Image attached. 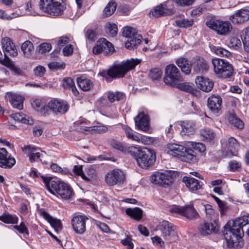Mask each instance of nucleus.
I'll use <instances>...</instances> for the list:
<instances>
[{"label":"nucleus","mask_w":249,"mask_h":249,"mask_svg":"<svg viewBox=\"0 0 249 249\" xmlns=\"http://www.w3.org/2000/svg\"><path fill=\"white\" fill-rule=\"evenodd\" d=\"M71 41V38L68 36H62L58 38L57 45L59 47H63Z\"/></svg>","instance_id":"nucleus-55"},{"label":"nucleus","mask_w":249,"mask_h":249,"mask_svg":"<svg viewBox=\"0 0 249 249\" xmlns=\"http://www.w3.org/2000/svg\"><path fill=\"white\" fill-rule=\"evenodd\" d=\"M125 212L127 215L137 220H140L142 217V211L138 207L134 209L127 208Z\"/></svg>","instance_id":"nucleus-37"},{"label":"nucleus","mask_w":249,"mask_h":249,"mask_svg":"<svg viewBox=\"0 0 249 249\" xmlns=\"http://www.w3.org/2000/svg\"><path fill=\"white\" fill-rule=\"evenodd\" d=\"M229 46L234 49L237 50L241 47L242 42L238 37L232 36L230 39Z\"/></svg>","instance_id":"nucleus-45"},{"label":"nucleus","mask_w":249,"mask_h":249,"mask_svg":"<svg viewBox=\"0 0 249 249\" xmlns=\"http://www.w3.org/2000/svg\"><path fill=\"white\" fill-rule=\"evenodd\" d=\"M188 61L184 58H180L176 60V63L180 69L186 66Z\"/></svg>","instance_id":"nucleus-63"},{"label":"nucleus","mask_w":249,"mask_h":249,"mask_svg":"<svg viewBox=\"0 0 249 249\" xmlns=\"http://www.w3.org/2000/svg\"><path fill=\"white\" fill-rule=\"evenodd\" d=\"M182 181L185 183L186 187L192 191H197L201 188L199 181L195 178L184 177Z\"/></svg>","instance_id":"nucleus-28"},{"label":"nucleus","mask_w":249,"mask_h":249,"mask_svg":"<svg viewBox=\"0 0 249 249\" xmlns=\"http://www.w3.org/2000/svg\"><path fill=\"white\" fill-rule=\"evenodd\" d=\"M160 230L161 236L168 242H172L178 238L176 227L168 221L164 220L160 223Z\"/></svg>","instance_id":"nucleus-10"},{"label":"nucleus","mask_w":249,"mask_h":249,"mask_svg":"<svg viewBox=\"0 0 249 249\" xmlns=\"http://www.w3.org/2000/svg\"><path fill=\"white\" fill-rule=\"evenodd\" d=\"M150 180L152 183L166 187L173 181V178L169 173L155 172L151 176Z\"/></svg>","instance_id":"nucleus-12"},{"label":"nucleus","mask_w":249,"mask_h":249,"mask_svg":"<svg viewBox=\"0 0 249 249\" xmlns=\"http://www.w3.org/2000/svg\"><path fill=\"white\" fill-rule=\"evenodd\" d=\"M15 163V159L11 157L5 148H0V167L4 168H11Z\"/></svg>","instance_id":"nucleus-19"},{"label":"nucleus","mask_w":249,"mask_h":249,"mask_svg":"<svg viewBox=\"0 0 249 249\" xmlns=\"http://www.w3.org/2000/svg\"><path fill=\"white\" fill-rule=\"evenodd\" d=\"M217 224L215 221L213 222H204L201 225L198 229L200 233L204 236L215 232L217 231Z\"/></svg>","instance_id":"nucleus-23"},{"label":"nucleus","mask_w":249,"mask_h":249,"mask_svg":"<svg viewBox=\"0 0 249 249\" xmlns=\"http://www.w3.org/2000/svg\"><path fill=\"white\" fill-rule=\"evenodd\" d=\"M21 49L24 55L27 57H31L34 52L33 44L30 41H26L22 43Z\"/></svg>","instance_id":"nucleus-33"},{"label":"nucleus","mask_w":249,"mask_h":249,"mask_svg":"<svg viewBox=\"0 0 249 249\" xmlns=\"http://www.w3.org/2000/svg\"><path fill=\"white\" fill-rule=\"evenodd\" d=\"M52 49L51 44L48 43H43L38 46V53L41 54L50 52Z\"/></svg>","instance_id":"nucleus-49"},{"label":"nucleus","mask_w":249,"mask_h":249,"mask_svg":"<svg viewBox=\"0 0 249 249\" xmlns=\"http://www.w3.org/2000/svg\"><path fill=\"white\" fill-rule=\"evenodd\" d=\"M49 68L51 70L62 69L65 68L64 64H60L57 62H52L48 64Z\"/></svg>","instance_id":"nucleus-53"},{"label":"nucleus","mask_w":249,"mask_h":249,"mask_svg":"<svg viewBox=\"0 0 249 249\" xmlns=\"http://www.w3.org/2000/svg\"><path fill=\"white\" fill-rule=\"evenodd\" d=\"M163 81L166 85L172 87L182 81L180 72L175 65L170 64L165 67Z\"/></svg>","instance_id":"nucleus-8"},{"label":"nucleus","mask_w":249,"mask_h":249,"mask_svg":"<svg viewBox=\"0 0 249 249\" xmlns=\"http://www.w3.org/2000/svg\"><path fill=\"white\" fill-rule=\"evenodd\" d=\"M222 102V99L219 95H212L208 98L207 106L213 114L218 115L221 109Z\"/></svg>","instance_id":"nucleus-18"},{"label":"nucleus","mask_w":249,"mask_h":249,"mask_svg":"<svg viewBox=\"0 0 249 249\" xmlns=\"http://www.w3.org/2000/svg\"><path fill=\"white\" fill-rule=\"evenodd\" d=\"M39 148L35 146L27 145L22 148V150L28 155L30 153H33Z\"/></svg>","instance_id":"nucleus-57"},{"label":"nucleus","mask_w":249,"mask_h":249,"mask_svg":"<svg viewBox=\"0 0 249 249\" xmlns=\"http://www.w3.org/2000/svg\"><path fill=\"white\" fill-rule=\"evenodd\" d=\"M194 61L193 70L196 73H203L207 71L209 66L205 59L200 56H196Z\"/></svg>","instance_id":"nucleus-22"},{"label":"nucleus","mask_w":249,"mask_h":249,"mask_svg":"<svg viewBox=\"0 0 249 249\" xmlns=\"http://www.w3.org/2000/svg\"><path fill=\"white\" fill-rule=\"evenodd\" d=\"M135 31L131 27H125L122 32L123 36L129 38L135 36Z\"/></svg>","instance_id":"nucleus-50"},{"label":"nucleus","mask_w":249,"mask_h":249,"mask_svg":"<svg viewBox=\"0 0 249 249\" xmlns=\"http://www.w3.org/2000/svg\"><path fill=\"white\" fill-rule=\"evenodd\" d=\"M41 178L47 189L52 194L55 195L56 192L63 199L65 200L70 199L74 195V192L69 184L44 176H41Z\"/></svg>","instance_id":"nucleus-2"},{"label":"nucleus","mask_w":249,"mask_h":249,"mask_svg":"<svg viewBox=\"0 0 249 249\" xmlns=\"http://www.w3.org/2000/svg\"><path fill=\"white\" fill-rule=\"evenodd\" d=\"M121 242L123 245L127 246L128 249H132L133 248V244L128 236L125 239L122 240Z\"/></svg>","instance_id":"nucleus-61"},{"label":"nucleus","mask_w":249,"mask_h":249,"mask_svg":"<svg viewBox=\"0 0 249 249\" xmlns=\"http://www.w3.org/2000/svg\"><path fill=\"white\" fill-rule=\"evenodd\" d=\"M229 166L230 169L231 171L234 172L236 171L238 168L241 167V164L240 162L233 160H231L229 163Z\"/></svg>","instance_id":"nucleus-56"},{"label":"nucleus","mask_w":249,"mask_h":249,"mask_svg":"<svg viewBox=\"0 0 249 249\" xmlns=\"http://www.w3.org/2000/svg\"><path fill=\"white\" fill-rule=\"evenodd\" d=\"M76 80L79 88L84 91L89 90L93 88V83L89 79L82 76L77 77Z\"/></svg>","instance_id":"nucleus-30"},{"label":"nucleus","mask_w":249,"mask_h":249,"mask_svg":"<svg viewBox=\"0 0 249 249\" xmlns=\"http://www.w3.org/2000/svg\"><path fill=\"white\" fill-rule=\"evenodd\" d=\"M200 135L204 141H210L214 139L215 134L209 128H204L200 130Z\"/></svg>","instance_id":"nucleus-36"},{"label":"nucleus","mask_w":249,"mask_h":249,"mask_svg":"<svg viewBox=\"0 0 249 249\" xmlns=\"http://www.w3.org/2000/svg\"><path fill=\"white\" fill-rule=\"evenodd\" d=\"M195 82L197 87L206 92L211 91L213 87V81L207 77L197 76Z\"/></svg>","instance_id":"nucleus-21"},{"label":"nucleus","mask_w":249,"mask_h":249,"mask_svg":"<svg viewBox=\"0 0 249 249\" xmlns=\"http://www.w3.org/2000/svg\"><path fill=\"white\" fill-rule=\"evenodd\" d=\"M229 19L233 24H243L249 20V10L242 8L237 10L230 17Z\"/></svg>","instance_id":"nucleus-16"},{"label":"nucleus","mask_w":249,"mask_h":249,"mask_svg":"<svg viewBox=\"0 0 249 249\" xmlns=\"http://www.w3.org/2000/svg\"><path fill=\"white\" fill-rule=\"evenodd\" d=\"M107 99L110 103H113L115 101H119L123 100L125 97V94L120 91H108L107 92Z\"/></svg>","instance_id":"nucleus-35"},{"label":"nucleus","mask_w":249,"mask_h":249,"mask_svg":"<svg viewBox=\"0 0 249 249\" xmlns=\"http://www.w3.org/2000/svg\"><path fill=\"white\" fill-rule=\"evenodd\" d=\"M206 24L209 28L220 35H227L232 29V26L229 21L212 19L207 21Z\"/></svg>","instance_id":"nucleus-11"},{"label":"nucleus","mask_w":249,"mask_h":249,"mask_svg":"<svg viewBox=\"0 0 249 249\" xmlns=\"http://www.w3.org/2000/svg\"><path fill=\"white\" fill-rule=\"evenodd\" d=\"M0 220L7 224H16L18 218L16 215L4 214L0 216Z\"/></svg>","instance_id":"nucleus-42"},{"label":"nucleus","mask_w":249,"mask_h":249,"mask_svg":"<svg viewBox=\"0 0 249 249\" xmlns=\"http://www.w3.org/2000/svg\"><path fill=\"white\" fill-rule=\"evenodd\" d=\"M104 46L102 45L101 38L97 41L96 44L92 48V52L95 54H98L101 53H103V47Z\"/></svg>","instance_id":"nucleus-52"},{"label":"nucleus","mask_w":249,"mask_h":249,"mask_svg":"<svg viewBox=\"0 0 249 249\" xmlns=\"http://www.w3.org/2000/svg\"><path fill=\"white\" fill-rule=\"evenodd\" d=\"M14 13L11 15H9L5 13V11L1 9H0V18L2 19L10 20L13 18L15 17Z\"/></svg>","instance_id":"nucleus-59"},{"label":"nucleus","mask_w":249,"mask_h":249,"mask_svg":"<svg viewBox=\"0 0 249 249\" xmlns=\"http://www.w3.org/2000/svg\"><path fill=\"white\" fill-rule=\"evenodd\" d=\"M41 214L49 222L57 232H58L62 230V226L60 220L53 217L44 211L41 212Z\"/></svg>","instance_id":"nucleus-26"},{"label":"nucleus","mask_w":249,"mask_h":249,"mask_svg":"<svg viewBox=\"0 0 249 249\" xmlns=\"http://www.w3.org/2000/svg\"><path fill=\"white\" fill-rule=\"evenodd\" d=\"M66 0H40L39 8L51 16L63 14L66 9Z\"/></svg>","instance_id":"nucleus-5"},{"label":"nucleus","mask_w":249,"mask_h":249,"mask_svg":"<svg viewBox=\"0 0 249 249\" xmlns=\"http://www.w3.org/2000/svg\"><path fill=\"white\" fill-rule=\"evenodd\" d=\"M149 117L143 112H140L134 118L135 125L137 129L146 132L149 129Z\"/></svg>","instance_id":"nucleus-17"},{"label":"nucleus","mask_w":249,"mask_h":249,"mask_svg":"<svg viewBox=\"0 0 249 249\" xmlns=\"http://www.w3.org/2000/svg\"><path fill=\"white\" fill-rule=\"evenodd\" d=\"M46 71L45 68L42 66H38L34 69V72L36 76L42 77Z\"/></svg>","instance_id":"nucleus-54"},{"label":"nucleus","mask_w":249,"mask_h":249,"mask_svg":"<svg viewBox=\"0 0 249 249\" xmlns=\"http://www.w3.org/2000/svg\"><path fill=\"white\" fill-rule=\"evenodd\" d=\"M243 44L245 50L249 52V27L247 28L243 33Z\"/></svg>","instance_id":"nucleus-46"},{"label":"nucleus","mask_w":249,"mask_h":249,"mask_svg":"<svg viewBox=\"0 0 249 249\" xmlns=\"http://www.w3.org/2000/svg\"><path fill=\"white\" fill-rule=\"evenodd\" d=\"M130 152L131 156L136 160L138 166L142 168L150 167L156 161V153L153 150L134 146L131 148Z\"/></svg>","instance_id":"nucleus-3"},{"label":"nucleus","mask_w":249,"mask_h":249,"mask_svg":"<svg viewBox=\"0 0 249 249\" xmlns=\"http://www.w3.org/2000/svg\"><path fill=\"white\" fill-rule=\"evenodd\" d=\"M167 148L168 153L182 161L194 163L196 161L195 151L192 149L187 148L181 145L176 143L168 144Z\"/></svg>","instance_id":"nucleus-4"},{"label":"nucleus","mask_w":249,"mask_h":249,"mask_svg":"<svg viewBox=\"0 0 249 249\" xmlns=\"http://www.w3.org/2000/svg\"><path fill=\"white\" fill-rule=\"evenodd\" d=\"M95 36V34L93 30L88 29L86 33V37L91 41H93L94 40V38Z\"/></svg>","instance_id":"nucleus-62"},{"label":"nucleus","mask_w":249,"mask_h":249,"mask_svg":"<svg viewBox=\"0 0 249 249\" xmlns=\"http://www.w3.org/2000/svg\"><path fill=\"white\" fill-rule=\"evenodd\" d=\"M102 45L103 47V53L105 55H107L112 53L114 51V48L112 43L109 42L105 38H101Z\"/></svg>","instance_id":"nucleus-39"},{"label":"nucleus","mask_w":249,"mask_h":249,"mask_svg":"<svg viewBox=\"0 0 249 249\" xmlns=\"http://www.w3.org/2000/svg\"><path fill=\"white\" fill-rule=\"evenodd\" d=\"M89 219L86 215H77L73 217L71 223L73 230L78 234H83L86 230V224Z\"/></svg>","instance_id":"nucleus-14"},{"label":"nucleus","mask_w":249,"mask_h":249,"mask_svg":"<svg viewBox=\"0 0 249 249\" xmlns=\"http://www.w3.org/2000/svg\"><path fill=\"white\" fill-rule=\"evenodd\" d=\"M110 144L113 148L121 151L123 153L125 154H129L130 155L131 148L134 147V146L127 147L124 144L115 140H111L110 142Z\"/></svg>","instance_id":"nucleus-29"},{"label":"nucleus","mask_w":249,"mask_h":249,"mask_svg":"<svg viewBox=\"0 0 249 249\" xmlns=\"http://www.w3.org/2000/svg\"><path fill=\"white\" fill-rule=\"evenodd\" d=\"M14 228L21 233L28 234V229L23 222H21L19 226H15Z\"/></svg>","instance_id":"nucleus-58"},{"label":"nucleus","mask_w":249,"mask_h":249,"mask_svg":"<svg viewBox=\"0 0 249 249\" xmlns=\"http://www.w3.org/2000/svg\"><path fill=\"white\" fill-rule=\"evenodd\" d=\"M212 50L219 56L229 57L231 55V52L222 47L213 46Z\"/></svg>","instance_id":"nucleus-44"},{"label":"nucleus","mask_w":249,"mask_h":249,"mask_svg":"<svg viewBox=\"0 0 249 249\" xmlns=\"http://www.w3.org/2000/svg\"><path fill=\"white\" fill-rule=\"evenodd\" d=\"M47 107L55 114H63L69 108V106L66 102L57 99L50 101Z\"/></svg>","instance_id":"nucleus-15"},{"label":"nucleus","mask_w":249,"mask_h":249,"mask_svg":"<svg viewBox=\"0 0 249 249\" xmlns=\"http://www.w3.org/2000/svg\"><path fill=\"white\" fill-rule=\"evenodd\" d=\"M138 59H133L123 61L121 64L113 66L107 71V74L111 78L123 77L129 71L134 69L137 65L141 62Z\"/></svg>","instance_id":"nucleus-6"},{"label":"nucleus","mask_w":249,"mask_h":249,"mask_svg":"<svg viewBox=\"0 0 249 249\" xmlns=\"http://www.w3.org/2000/svg\"><path fill=\"white\" fill-rule=\"evenodd\" d=\"M177 25L181 28H188L192 26L194 23L192 19H182L176 21Z\"/></svg>","instance_id":"nucleus-47"},{"label":"nucleus","mask_w":249,"mask_h":249,"mask_svg":"<svg viewBox=\"0 0 249 249\" xmlns=\"http://www.w3.org/2000/svg\"><path fill=\"white\" fill-rule=\"evenodd\" d=\"M142 38V36L140 35L131 37L129 38V40H128V42L125 43V47L127 48H130V47L137 46L140 44Z\"/></svg>","instance_id":"nucleus-41"},{"label":"nucleus","mask_w":249,"mask_h":249,"mask_svg":"<svg viewBox=\"0 0 249 249\" xmlns=\"http://www.w3.org/2000/svg\"><path fill=\"white\" fill-rule=\"evenodd\" d=\"M214 72L223 78H230L232 75L233 69L231 64L226 60L220 58L212 60Z\"/></svg>","instance_id":"nucleus-7"},{"label":"nucleus","mask_w":249,"mask_h":249,"mask_svg":"<svg viewBox=\"0 0 249 249\" xmlns=\"http://www.w3.org/2000/svg\"><path fill=\"white\" fill-rule=\"evenodd\" d=\"M173 87H176L182 91L190 92L193 94L196 92L194 85L190 83H179V82L177 83L176 85L174 86Z\"/></svg>","instance_id":"nucleus-31"},{"label":"nucleus","mask_w":249,"mask_h":249,"mask_svg":"<svg viewBox=\"0 0 249 249\" xmlns=\"http://www.w3.org/2000/svg\"><path fill=\"white\" fill-rule=\"evenodd\" d=\"M1 44L5 59L8 58V55L15 56L18 54L17 50L10 38L5 37L3 38Z\"/></svg>","instance_id":"nucleus-20"},{"label":"nucleus","mask_w":249,"mask_h":249,"mask_svg":"<svg viewBox=\"0 0 249 249\" xmlns=\"http://www.w3.org/2000/svg\"><path fill=\"white\" fill-rule=\"evenodd\" d=\"M125 175L119 169H114L108 172L105 175V181L109 186H120L124 182Z\"/></svg>","instance_id":"nucleus-9"},{"label":"nucleus","mask_w":249,"mask_h":249,"mask_svg":"<svg viewBox=\"0 0 249 249\" xmlns=\"http://www.w3.org/2000/svg\"><path fill=\"white\" fill-rule=\"evenodd\" d=\"M249 223V214L238 217L225 226L224 238L228 248L238 249L244 245L243 227Z\"/></svg>","instance_id":"nucleus-1"},{"label":"nucleus","mask_w":249,"mask_h":249,"mask_svg":"<svg viewBox=\"0 0 249 249\" xmlns=\"http://www.w3.org/2000/svg\"><path fill=\"white\" fill-rule=\"evenodd\" d=\"M170 211L185 216L190 219L196 218L198 215L192 205H186L183 207L174 206L170 209Z\"/></svg>","instance_id":"nucleus-13"},{"label":"nucleus","mask_w":249,"mask_h":249,"mask_svg":"<svg viewBox=\"0 0 249 249\" xmlns=\"http://www.w3.org/2000/svg\"><path fill=\"white\" fill-rule=\"evenodd\" d=\"M117 4L115 2L110 1L106 6L104 10L105 16L107 17L110 16L116 10Z\"/></svg>","instance_id":"nucleus-43"},{"label":"nucleus","mask_w":249,"mask_h":249,"mask_svg":"<svg viewBox=\"0 0 249 249\" xmlns=\"http://www.w3.org/2000/svg\"><path fill=\"white\" fill-rule=\"evenodd\" d=\"M162 71L158 68H155L150 71L149 77L152 80H158L161 77Z\"/></svg>","instance_id":"nucleus-48"},{"label":"nucleus","mask_w":249,"mask_h":249,"mask_svg":"<svg viewBox=\"0 0 249 249\" xmlns=\"http://www.w3.org/2000/svg\"><path fill=\"white\" fill-rule=\"evenodd\" d=\"M227 146L228 151L226 155V157L230 158L236 155L239 145L235 139L233 137L230 138L228 140Z\"/></svg>","instance_id":"nucleus-27"},{"label":"nucleus","mask_w":249,"mask_h":249,"mask_svg":"<svg viewBox=\"0 0 249 249\" xmlns=\"http://www.w3.org/2000/svg\"><path fill=\"white\" fill-rule=\"evenodd\" d=\"M167 5L165 4L157 6L150 12V15L155 18H158L167 13Z\"/></svg>","instance_id":"nucleus-34"},{"label":"nucleus","mask_w":249,"mask_h":249,"mask_svg":"<svg viewBox=\"0 0 249 249\" xmlns=\"http://www.w3.org/2000/svg\"><path fill=\"white\" fill-rule=\"evenodd\" d=\"M74 82L73 79L70 77H66L62 80V86L65 89H70L73 86Z\"/></svg>","instance_id":"nucleus-51"},{"label":"nucleus","mask_w":249,"mask_h":249,"mask_svg":"<svg viewBox=\"0 0 249 249\" xmlns=\"http://www.w3.org/2000/svg\"><path fill=\"white\" fill-rule=\"evenodd\" d=\"M181 127V134L182 135L191 136L195 134L196 125L193 121H183L180 124Z\"/></svg>","instance_id":"nucleus-25"},{"label":"nucleus","mask_w":249,"mask_h":249,"mask_svg":"<svg viewBox=\"0 0 249 249\" xmlns=\"http://www.w3.org/2000/svg\"><path fill=\"white\" fill-rule=\"evenodd\" d=\"M12 116L16 121L29 124H34V120L32 119L21 113L13 114Z\"/></svg>","instance_id":"nucleus-32"},{"label":"nucleus","mask_w":249,"mask_h":249,"mask_svg":"<svg viewBox=\"0 0 249 249\" xmlns=\"http://www.w3.org/2000/svg\"><path fill=\"white\" fill-rule=\"evenodd\" d=\"M229 122L238 128L242 129L244 126V123L242 120L237 118L234 113H230L228 117Z\"/></svg>","instance_id":"nucleus-38"},{"label":"nucleus","mask_w":249,"mask_h":249,"mask_svg":"<svg viewBox=\"0 0 249 249\" xmlns=\"http://www.w3.org/2000/svg\"><path fill=\"white\" fill-rule=\"evenodd\" d=\"M106 33L110 36L113 37L116 36L118 32L117 25L114 23L107 22L105 25Z\"/></svg>","instance_id":"nucleus-40"},{"label":"nucleus","mask_w":249,"mask_h":249,"mask_svg":"<svg viewBox=\"0 0 249 249\" xmlns=\"http://www.w3.org/2000/svg\"><path fill=\"white\" fill-rule=\"evenodd\" d=\"M63 53L64 55H69L73 53V48L71 45L65 46L63 49Z\"/></svg>","instance_id":"nucleus-64"},{"label":"nucleus","mask_w":249,"mask_h":249,"mask_svg":"<svg viewBox=\"0 0 249 249\" xmlns=\"http://www.w3.org/2000/svg\"><path fill=\"white\" fill-rule=\"evenodd\" d=\"M7 95L9 99V101L13 107L18 109H22L23 108V103L24 100L23 96L12 92L8 93Z\"/></svg>","instance_id":"nucleus-24"},{"label":"nucleus","mask_w":249,"mask_h":249,"mask_svg":"<svg viewBox=\"0 0 249 249\" xmlns=\"http://www.w3.org/2000/svg\"><path fill=\"white\" fill-rule=\"evenodd\" d=\"M174 1L178 5L187 6L191 5L195 0H174Z\"/></svg>","instance_id":"nucleus-60"}]
</instances>
